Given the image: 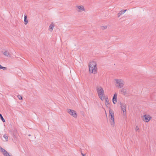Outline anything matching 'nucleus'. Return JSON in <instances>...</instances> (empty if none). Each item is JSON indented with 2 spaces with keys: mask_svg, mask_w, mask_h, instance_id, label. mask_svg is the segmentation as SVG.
I'll use <instances>...</instances> for the list:
<instances>
[{
  "mask_svg": "<svg viewBox=\"0 0 156 156\" xmlns=\"http://www.w3.org/2000/svg\"><path fill=\"white\" fill-rule=\"evenodd\" d=\"M89 71L90 73L95 74L97 73V64L95 62L92 61L90 62L89 65Z\"/></svg>",
  "mask_w": 156,
  "mask_h": 156,
  "instance_id": "obj_1",
  "label": "nucleus"
},
{
  "mask_svg": "<svg viewBox=\"0 0 156 156\" xmlns=\"http://www.w3.org/2000/svg\"><path fill=\"white\" fill-rule=\"evenodd\" d=\"M97 90L99 98L103 101L105 99V94L103 89L100 86L97 87Z\"/></svg>",
  "mask_w": 156,
  "mask_h": 156,
  "instance_id": "obj_2",
  "label": "nucleus"
},
{
  "mask_svg": "<svg viewBox=\"0 0 156 156\" xmlns=\"http://www.w3.org/2000/svg\"><path fill=\"white\" fill-rule=\"evenodd\" d=\"M109 116L110 117V121L111 125L113 126H114L115 125L114 113L111 109L109 110Z\"/></svg>",
  "mask_w": 156,
  "mask_h": 156,
  "instance_id": "obj_3",
  "label": "nucleus"
},
{
  "mask_svg": "<svg viewBox=\"0 0 156 156\" xmlns=\"http://www.w3.org/2000/svg\"><path fill=\"white\" fill-rule=\"evenodd\" d=\"M114 80L116 81V83L118 84L117 87L118 88H120L123 87L124 85V82L121 79H115Z\"/></svg>",
  "mask_w": 156,
  "mask_h": 156,
  "instance_id": "obj_4",
  "label": "nucleus"
},
{
  "mask_svg": "<svg viewBox=\"0 0 156 156\" xmlns=\"http://www.w3.org/2000/svg\"><path fill=\"white\" fill-rule=\"evenodd\" d=\"M67 112L75 118L77 117V114L75 111L68 108L66 110Z\"/></svg>",
  "mask_w": 156,
  "mask_h": 156,
  "instance_id": "obj_5",
  "label": "nucleus"
},
{
  "mask_svg": "<svg viewBox=\"0 0 156 156\" xmlns=\"http://www.w3.org/2000/svg\"><path fill=\"white\" fill-rule=\"evenodd\" d=\"M120 104L121 105V107L122 110L123 112L124 115L126 114V104H123L120 102Z\"/></svg>",
  "mask_w": 156,
  "mask_h": 156,
  "instance_id": "obj_6",
  "label": "nucleus"
},
{
  "mask_svg": "<svg viewBox=\"0 0 156 156\" xmlns=\"http://www.w3.org/2000/svg\"><path fill=\"white\" fill-rule=\"evenodd\" d=\"M142 118L143 120L146 122H149L152 118L150 115H147L143 116Z\"/></svg>",
  "mask_w": 156,
  "mask_h": 156,
  "instance_id": "obj_7",
  "label": "nucleus"
},
{
  "mask_svg": "<svg viewBox=\"0 0 156 156\" xmlns=\"http://www.w3.org/2000/svg\"><path fill=\"white\" fill-rule=\"evenodd\" d=\"M117 94L115 93L112 98V102L114 104H115L117 103Z\"/></svg>",
  "mask_w": 156,
  "mask_h": 156,
  "instance_id": "obj_8",
  "label": "nucleus"
},
{
  "mask_svg": "<svg viewBox=\"0 0 156 156\" xmlns=\"http://www.w3.org/2000/svg\"><path fill=\"white\" fill-rule=\"evenodd\" d=\"M120 91L124 95H126V94L127 93V92L126 91V89L125 88H123L121 89L120 90Z\"/></svg>",
  "mask_w": 156,
  "mask_h": 156,
  "instance_id": "obj_9",
  "label": "nucleus"
},
{
  "mask_svg": "<svg viewBox=\"0 0 156 156\" xmlns=\"http://www.w3.org/2000/svg\"><path fill=\"white\" fill-rule=\"evenodd\" d=\"M77 8L78 9H79V10L78 11H85V9L83 7V6L82 5L80 6H77Z\"/></svg>",
  "mask_w": 156,
  "mask_h": 156,
  "instance_id": "obj_10",
  "label": "nucleus"
},
{
  "mask_svg": "<svg viewBox=\"0 0 156 156\" xmlns=\"http://www.w3.org/2000/svg\"><path fill=\"white\" fill-rule=\"evenodd\" d=\"M127 9L123 10L120 11L118 13L117 15L118 17H119L121 15L124 13L126 12V11H127Z\"/></svg>",
  "mask_w": 156,
  "mask_h": 156,
  "instance_id": "obj_11",
  "label": "nucleus"
},
{
  "mask_svg": "<svg viewBox=\"0 0 156 156\" xmlns=\"http://www.w3.org/2000/svg\"><path fill=\"white\" fill-rule=\"evenodd\" d=\"M105 99V104L107 106V105L109 104V102L108 96H106Z\"/></svg>",
  "mask_w": 156,
  "mask_h": 156,
  "instance_id": "obj_12",
  "label": "nucleus"
},
{
  "mask_svg": "<svg viewBox=\"0 0 156 156\" xmlns=\"http://www.w3.org/2000/svg\"><path fill=\"white\" fill-rule=\"evenodd\" d=\"M54 26V25L53 24V23H52L49 27V30L50 31H52Z\"/></svg>",
  "mask_w": 156,
  "mask_h": 156,
  "instance_id": "obj_13",
  "label": "nucleus"
},
{
  "mask_svg": "<svg viewBox=\"0 0 156 156\" xmlns=\"http://www.w3.org/2000/svg\"><path fill=\"white\" fill-rule=\"evenodd\" d=\"M27 16L26 14L25 15H24V23L25 25H26L28 23V21L27 19Z\"/></svg>",
  "mask_w": 156,
  "mask_h": 156,
  "instance_id": "obj_14",
  "label": "nucleus"
},
{
  "mask_svg": "<svg viewBox=\"0 0 156 156\" xmlns=\"http://www.w3.org/2000/svg\"><path fill=\"white\" fill-rule=\"evenodd\" d=\"M3 54L4 55H5L7 57H10V55L9 52H7V51H5L3 52Z\"/></svg>",
  "mask_w": 156,
  "mask_h": 156,
  "instance_id": "obj_15",
  "label": "nucleus"
},
{
  "mask_svg": "<svg viewBox=\"0 0 156 156\" xmlns=\"http://www.w3.org/2000/svg\"><path fill=\"white\" fill-rule=\"evenodd\" d=\"M107 27L106 26H101L100 27L101 29L102 30H105L107 29Z\"/></svg>",
  "mask_w": 156,
  "mask_h": 156,
  "instance_id": "obj_16",
  "label": "nucleus"
},
{
  "mask_svg": "<svg viewBox=\"0 0 156 156\" xmlns=\"http://www.w3.org/2000/svg\"><path fill=\"white\" fill-rule=\"evenodd\" d=\"M0 151L3 153V154L6 151L5 149L2 148L0 146Z\"/></svg>",
  "mask_w": 156,
  "mask_h": 156,
  "instance_id": "obj_17",
  "label": "nucleus"
},
{
  "mask_svg": "<svg viewBox=\"0 0 156 156\" xmlns=\"http://www.w3.org/2000/svg\"><path fill=\"white\" fill-rule=\"evenodd\" d=\"M0 118H1V119L2 120V122H5V119H4V118L3 117L2 115L1 114H0Z\"/></svg>",
  "mask_w": 156,
  "mask_h": 156,
  "instance_id": "obj_18",
  "label": "nucleus"
},
{
  "mask_svg": "<svg viewBox=\"0 0 156 156\" xmlns=\"http://www.w3.org/2000/svg\"><path fill=\"white\" fill-rule=\"evenodd\" d=\"M0 69H2L3 70H6L7 69V68L5 67H2L0 64Z\"/></svg>",
  "mask_w": 156,
  "mask_h": 156,
  "instance_id": "obj_19",
  "label": "nucleus"
},
{
  "mask_svg": "<svg viewBox=\"0 0 156 156\" xmlns=\"http://www.w3.org/2000/svg\"><path fill=\"white\" fill-rule=\"evenodd\" d=\"M3 137L5 138V139L6 140V141H7L8 140V137L5 134L3 136Z\"/></svg>",
  "mask_w": 156,
  "mask_h": 156,
  "instance_id": "obj_20",
  "label": "nucleus"
},
{
  "mask_svg": "<svg viewBox=\"0 0 156 156\" xmlns=\"http://www.w3.org/2000/svg\"><path fill=\"white\" fill-rule=\"evenodd\" d=\"M17 97L20 100H22L23 99L21 95H18Z\"/></svg>",
  "mask_w": 156,
  "mask_h": 156,
  "instance_id": "obj_21",
  "label": "nucleus"
},
{
  "mask_svg": "<svg viewBox=\"0 0 156 156\" xmlns=\"http://www.w3.org/2000/svg\"><path fill=\"white\" fill-rule=\"evenodd\" d=\"M135 130H136V131L139 130V129L138 126H136V128H135Z\"/></svg>",
  "mask_w": 156,
  "mask_h": 156,
  "instance_id": "obj_22",
  "label": "nucleus"
},
{
  "mask_svg": "<svg viewBox=\"0 0 156 156\" xmlns=\"http://www.w3.org/2000/svg\"><path fill=\"white\" fill-rule=\"evenodd\" d=\"M81 153V155L83 156H85L86 154H83V153Z\"/></svg>",
  "mask_w": 156,
  "mask_h": 156,
  "instance_id": "obj_23",
  "label": "nucleus"
},
{
  "mask_svg": "<svg viewBox=\"0 0 156 156\" xmlns=\"http://www.w3.org/2000/svg\"><path fill=\"white\" fill-rule=\"evenodd\" d=\"M31 136V135H30V134H29V135H28L29 136Z\"/></svg>",
  "mask_w": 156,
  "mask_h": 156,
  "instance_id": "obj_24",
  "label": "nucleus"
}]
</instances>
